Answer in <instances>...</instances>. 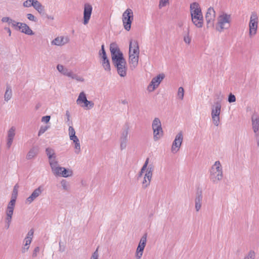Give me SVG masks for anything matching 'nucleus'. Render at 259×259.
<instances>
[{"label": "nucleus", "mask_w": 259, "mask_h": 259, "mask_svg": "<svg viewBox=\"0 0 259 259\" xmlns=\"http://www.w3.org/2000/svg\"><path fill=\"white\" fill-rule=\"evenodd\" d=\"M110 51L112 63L116 67L118 74L121 77H125L126 75L127 68L123 54L117 44L114 42L110 44Z\"/></svg>", "instance_id": "nucleus-1"}, {"label": "nucleus", "mask_w": 259, "mask_h": 259, "mask_svg": "<svg viewBox=\"0 0 259 259\" xmlns=\"http://www.w3.org/2000/svg\"><path fill=\"white\" fill-rule=\"evenodd\" d=\"M232 20V14L222 11L218 14L216 23L213 27L217 32H223L225 30H227L231 27Z\"/></svg>", "instance_id": "nucleus-2"}, {"label": "nucleus", "mask_w": 259, "mask_h": 259, "mask_svg": "<svg viewBox=\"0 0 259 259\" xmlns=\"http://www.w3.org/2000/svg\"><path fill=\"white\" fill-rule=\"evenodd\" d=\"M140 49L138 40L131 39L129 43L128 62L130 68L134 69L138 64Z\"/></svg>", "instance_id": "nucleus-3"}, {"label": "nucleus", "mask_w": 259, "mask_h": 259, "mask_svg": "<svg viewBox=\"0 0 259 259\" xmlns=\"http://www.w3.org/2000/svg\"><path fill=\"white\" fill-rule=\"evenodd\" d=\"M223 178L222 165L220 161H216L210 169L209 178L213 184H218Z\"/></svg>", "instance_id": "nucleus-4"}, {"label": "nucleus", "mask_w": 259, "mask_h": 259, "mask_svg": "<svg viewBox=\"0 0 259 259\" xmlns=\"http://www.w3.org/2000/svg\"><path fill=\"white\" fill-rule=\"evenodd\" d=\"M51 168L53 174L56 177L69 178L72 177L73 175V171L72 169L61 166L59 162Z\"/></svg>", "instance_id": "nucleus-5"}, {"label": "nucleus", "mask_w": 259, "mask_h": 259, "mask_svg": "<svg viewBox=\"0 0 259 259\" xmlns=\"http://www.w3.org/2000/svg\"><path fill=\"white\" fill-rule=\"evenodd\" d=\"M152 128L153 132V140L154 141H157L163 136L161 122L159 118H154L152 122Z\"/></svg>", "instance_id": "nucleus-6"}, {"label": "nucleus", "mask_w": 259, "mask_h": 259, "mask_svg": "<svg viewBox=\"0 0 259 259\" xmlns=\"http://www.w3.org/2000/svg\"><path fill=\"white\" fill-rule=\"evenodd\" d=\"M222 105L219 102H217L211 106V117L212 123L216 126H218L220 123V114Z\"/></svg>", "instance_id": "nucleus-7"}, {"label": "nucleus", "mask_w": 259, "mask_h": 259, "mask_svg": "<svg viewBox=\"0 0 259 259\" xmlns=\"http://www.w3.org/2000/svg\"><path fill=\"white\" fill-rule=\"evenodd\" d=\"M76 104L81 108L85 110L92 109L94 106V103L87 99V95L84 92H81L76 101Z\"/></svg>", "instance_id": "nucleus-8"}, {"label": "nucleus", "mask_w": 259, "mask_h": 259, "mask_svg": "<svg viewBox=\"0 0 259 259\" xmlns=\"http://www.w3.org/2000/svg\"><path fill=\"white\" fill-rule=\"evenodd\" d=\"M258 23V17L255 12H252L249 22V36L253 37L257 33Z\"/></svg>", "instance_id": "nucleus-9"}, {"label": "nucleus", "mask_w": 259, "mask_h": 259, "mask_svg": "<svg viewBox=\"0 0 259 259\" xmlns=\"http://www.w3.org/2000/svg\"><path fill=\"white\" fill-rule=\"evenodd\" d=\"M134 20L133 11L131 9H127L122 15V21L124 28L129 31L131 28V24Z\"/></svg>", "instance_id": "nucleus-10"}, {"label": "nucleus", "mask_w": 259, "mask_h": 259, "mask_svg": "<svg viewBox=\"0 0 259 259\" xmlns=\"http://www.w3.org/2000/svg\"><path fill=\"white\" fill-rule=\"evenodd\" d=\"M184 135L182 131L179 132L176 134L171 146L170 150L172 154H176L179 151L181 147Z\"/></svg>", "instance_id": "nucleus-11"}, {"label": "nucleus", "mask_w": 259, "mask_h": 259, "mask_svg": "<svg viewBox=\"0 0 259 259\" xmlns=\"http://www.w3.org/2000/svg\"><path fill=\"white\" fill-rule=\"evenodd\" d=\"M165 78L164 73H160L152 78L151 82L147 87V90L149 92L155 91L160 85Z\"/></svg>", "instance_id": "nucleus-12"}, {"label": "nucleus", "mask_w": 259, "mask_h": 259, "mask_svg": "<svg viewBox=\"0 0 259 259\" xmlns=\"http://www.w3.org/2000/svg\"><path fill=\"white\" fill-rule=\"evenodd\" d=\"M216 16L215 11L212 7H209L206 11L205 17L207 28L213 27Z\"/></svg>", "instance_id": "nucleus-13"}, {"label": "nucleus", "mask_w": 259, "mask_h": 259, "mask_svg": "<svg viewBox=\"0 0 259 259\" xmlns=\"http://www.w3.org/2000/svg\"><path fill=\"white\" fill-rule=\"evenodd\" d=\"M93 7L89 3H85L83 6L82 23L84 25H87L91 18Z\"/></svg>", "instance_id": "nucleus-14"}, {"label": "nucleus", "mask_w": 259, "mask_h": 259, "mask_svg": "<svg viewBox=\"0 0 259 259\" xmlns=\"http://www.w3.org/2000/svg\"><path fill=\"white\" fill-rule=\"evenodd\" d=\"M147 242V234H145L140 239L139 245L136 249L135 256L136 259H141Z\"/></svg>", "instance_id": "nucleus-15"}, {"label": "nucleus", "mask_w": 259, "mask_h": 259, "mask_svg": "<svg viewBox=\"0 0 259 259\" xmlns=\"http://www.w3.org/2000/svg\"><path fill=\"white\" fill-rule=\"evenodd\" d=\"M43 191L44 187L42 186H40L38 188L35 189L31 195L26 199L25 204L29 205L32 203L35 199L41 195Z\"/></svg>", "instance_id": "nucleus-16"}, {"label": "nucleus", "mask_w": 259, "mask_h": 259, "mask_svg": "<svg viewBox=\"0 0 259 259\" xmlns=\"http://www.w3.org/2000/svg\"><path fill=\"white\" fill-rule=\"evenodd\" d=\"M153 171V166H150L146 170L145 174L144 175L143 180L142 182V188L143 189H146L150 186L152 178Z\"/></svg>", "instance_id": "nucleus-17"}, {"label": "nucleus", "mask_w": 259, "mask_h": 259, "mask_svg": "<svg viewBox=\"0 0 259 259\" xmlns=\"http://www.w3.org/2000/svg\"><path fill=\"white\" fill-rule=\"evenodd\" d=\"M46 153L48 156L51 168L59 162L55 150L49 147L47 148L46 149Z\"/></svg>", "instance_id": "nucleus-18"}, {"label": "nucleus", "mask_w": 259, "mask_h": 259, "mask_svg": "<svg viewBox=\"0 0 259 259\" xmlns=\"http://www.w3.org/2000/svg\"><path fill=\"white\" fill-rule=\"evenodd\" d=\"M15 203L9 202L6 208V222L7 223V228H9L12 219V216L14 212V210L15 206Z\"/></svg>", "instance_id": "nucleus-19"}, {"label": "nucleus", "mask_w": 259, "mask_h": 259, "mask_svg": "<svg viewBox=\"0 0 259 259\" xmlns=\"http://www.w3.org/2000/svg\"><path fill=\"white\" fill-rule=\"evenodd\" d=\"M69 38L68 36L59 35L53 39L51 44L52 46L62 47L69 42Z\"/></svg>", "instance_id": "nucleus-20"}, {"label": "nucleus", "mask_w": 259, "mask_h": 259, "mask_svg": "<svg viewBox=\"0 0 259 259\" xmlns=\"http://www.w3.org/2000/svg\"><path fill=\"white\" fill-rule=\"evenodd\" d=\"M190 12L191 17L203 16L200 6L196 2H194L190 4Z\"/></svg>", "instance_id": "nucleus-21"}, {"label": "nucleus", "mask_w": 259, "mask_h": 259, "mask_svg": "<svg viewBox=\"0 0 259 259\" xmlns=\"http://www.w3.org/2000/svg\"><path fill=\"white\" fill-rule=\"evenodd\" d=\"M252 128L254 133H259V114L254 111L251 116Z\"/></svg>", "instance_id": "nucleus-22"}, {"label": "nucleus", "mask_w": 259, "mask_h": 259, "mask_svg": "<svg viewBox=\"0 0 259 259\" xmlns=\"http://www.w3.org/2000/svg\"><path fill=\"white\" fill-rule=\"evenodd\" d=\"M33 8L41 16H44L45 14V7L38 0H34Z\"/></svg>", "instance_id": "nucleus-23"}, {"label": "nucleus", "mask_w": 259, "mask_h": 259, "mask_svg": "<svg viewBox=\"0 0 259 259\" xmlns=\"http://www.w3.org/2000/svg\"><path fill=\"white\" fill-rule=\"evenodd\" d=\"M57 70L63 75L69 77L72 71L62 64H58L57 67Z\"/></svg>", "instance_id": "nucleus-24"}, {"label": "nucleus", "mask_w": 259, "mask_h": 259, "mask_svg": "<svg viewBox=\"0 0 259 259\" xmlns=\"http://www.w3.org/2000/svg\"><path fill=\"white\" fill-rule=\"evenodd\" d=\"M18 30H20L21 32L27 35H32L34 34V32L29 26L24 23L21 22Z\"/></svg>", "instance_id": "nucleus-25"}, {"label": "nucleus", "mask_w": 259, "mask_h": 259, "mask_svg": "<svg viewBox=\"0 0 259 259\" xmlns=\"http://www.w3.org/2000/svg\"><path fill=\"white\" fill-rule=\"evenodd\" d=\"M191 20L193 24L197 28H202L203 26V16L191 17Z\"/></svg>", "instance_id": "nucleus-26"}, {"label": "nucleus", "mask_w": 259, "mask_h": 259, "mask_svg": "<svg viewBox=\"0 0 259 259\" xmlns=\"http://www.w3.org/2000/svg\"><path fill=\"white\" fill-rule=\"evenodd\" d=\"M38 152V148L37 147H33L30 149L26 155V159L30 160L33 159Z\"/></svg>", "instance_id": "nucleus-27"}, {"label": "nucleus", "mask_w": 259, "mask_h": 259, "mask_svg": "<svg viewBox=\"0 0 259 259\" xmlns=\"http://www.w3.org/2000/svg\"><path fill=\"white\" fill-rule=\"evenodd\" d=\"M34 231L32 229L30 230L23 240V244L30 245L31 244L33 237Z\"/></svg>", "instance_id": "nucleus-28"}, {"label": "nucleus", "mask_w": 259, "mask_h": 259, "mask_svg": "<svg viewBox=\"0 0 259 259\" xmlns=\"http://www.w3.org/2000/svg\"><path fill=\"white\" fill-rule=\"evenodd\" d=\"M100 62L102 64L103 68L106 71H110V64L107 57L100 59Z\"/></svg>", "instance_id": "nucleus-29"}, {"label": "nucleus", "mask_w": 259, "mask_h": 259, "mask_svg": "<svg viewBox=\"0 0 259 259\" xmlns=\"http://www.w3.org/2000/svg\"><path fill=\"white\" fill-rule=\"evenodd\" d=\"M12 96V91L10 86L6 87V91L4 94V100L5 101L8 102L9 101Z\"/></svg>", "instance_id": "nucleus-30"}, {"label": "nucleus", "mask_w": 259, "mask_h": 259, "mask_svg": "<svg viewBox=\"0 0 259 259\" xmlns=\"http://www.w3.org/2000/svg\"><path fill=\"white\" fill-rule=\"evenodd\" d=\"M19 186L18 185H16L13 188V192L11 195V198L10 202L15 203L16 199L18 195V189Z\"/></svg>", "instance_id": "nucleus-31"}, {"label": "nucleus", "mask_w": 259, "mask_h": 259, "mask_svg": "<svg viewBox=\"0 0 259 259\" xmlns=\"http://www.w3.org/2000/svg\"><path fill=\"white\" fill-rule=\"evenodd\" d=\"M62 189L65 191H69L70 190V185L69 183L65 179H63L60 182Z\"/></svg>", "instance_id": "nucleus-32"}, {"label": "nucleus", "mask_w": 259, "mask_h": 259, "mask_svg": "<svg viewBox=\"0 0 259 259\" xmlns=\"http://www.w3.org/2000/svg\"><path fill=\"white\" fill-rule=\"evenodd\" d=\"M202 195H200L195 200V208L196 211H199L201 207Z\"/></svg>", "instance_id": "nucleus-33"}, {"label": "nucleus", "mask_w": 259, "mask_h": 259, "mask_svg": "<svg viewBox=\"0 0 259 259\" xmlns=\"http://www.w3.org/2000/svg\"><path fill=\"white\" fill-rule=\"evenodd\" d=\"M69 77L72 79H75L77 82H83L84 81V79L82 76L74 73L73 72H72Z\"/></svg>", "instance_id": "nucleus-34"}, {"label": "nucleus", "mask_w": 259, "mask_h": 259, "mask_svg": "<svg viewBox=\"0 0 259 259\" xmlns=\"http://www.w3.org/2000/svg\"><path fill=\"white\" fill-rule=\"evenodd\" d=\"M184 89L183 87H179L177 94V98L179 100L182 101L184 99Z\"/></svg>", "instance_id": "nucleus-35"}, {"label": "nucleus", "mask_w": 259, "mask_h": 259, "mask_svg": "<svg viewBox=\"0 0 259 259\" xmlns=\"http://www.w3.org/2000/svg\"><path fill=\"white\" fill-rule=\"evenodd\" d=\"M183 39L185 43L189 45L191 42V37L189 35V30L188 29L187 32H186L183 35Z\"/></svg>", "instance_id": "nucleus-36"}, {"label": "nucleus", "mask_w": 259, "mask_h": 259, "mask_svg": "<svg viewBox=\"0 0 259 259\" xmlns=\"http://www.w3.org/2000/svg\"><path fill=\"white\" fill-rule=\"evenodd\" d=\"M51 127L50 124H46L45 125H41L38 132V136H40L45 133L47 131L50 129Z\"/></svg>", "instance_id": "nucleus-37"}, {"label": "nucleus", "mask_w": 259, "mask_h": 259, "mask_svg": "<svg viewBox=\"0 0 259 259\" xmlns=\"http://www.w3.org/2000/svg\"><path fill=\"white\" fill-rule=\"evenodd\" d=\"M128 127L124 128L121 133L120 140L128 141Z\"/></svg>", "instance_id": "nucleus-38"}, {"label": "nucleus", "mask_w": 259, "mask_h": 259, "mask_svg": "<svg viewBox=\"0 0 259 259\" xmlns=\"http://www.w3.org/2000/svg\"><path fill=\"white\" fill-rule=\"evenodd\" d=\"M16 128L15 126H12L8 132V138L14 139L16 134Z\"/></svg>", "instance_id": "nucleus-39"}, {"label": "nucleus", "mask_w": 259, "mask_h": 259, "mask_svg": "<svg viewBox=\"0 0 259 259\" xmlns=\"http://www.w3.org/2000/svg\"><path fill=\"white\" fill-rule=\"evenodd\" d=\"M34 3V0H26L23 3L22 6L24 8H28L33 7Z\"/></svg>", "instance_id": "nucleus-40"}, {"label": "nucleus", "mask_w": 259, "mask_h": 259, "mask_svg": "<svg viewBox=\"0 0 259 259\" xmlns=\"http://www.w3.org/2000/svg\"><path fill=\"white\" fill-rule=\"evenodd\" d=\"M169 5V0H159L158 7L162 9Z\"/></svg>", "instance_id": "nucleus-41"}, {"label": "nucleus", "mask_w": 259, "mask_h": 259, "mask_svg": "<svg viewBox=\"0 0 259 259\" xmlns=\"http://www.w3.org/2000/svg\"><path fill=\"white\" fill-rule=\"evenodd\" d=\"M26 17L28 20H29L30 21L33 22H37V18L32 14L31 13H28L26 14Z\"/></svg>", "instance_id": "nucleus-42"}, {"label": "nucleus", "mask_w": 259, "mask_h": 259, "mask_svg": "<svg viewBox=\"0 0 259 259\" xmlns=\"http://www.w3.org/2000/svg\"><path fill=\"white\" fill-rule=\"evenodd\" d=\"M65 116L66 117V123L67 124V125L68 126L72 125V121L71 120L70 114L68 110L66 111Z\"/></svg>", "instance_id": "nucleus-43"}, {"label": "nucleus", "mask_w": 259, "mask_h": 259, "mask_svg": "<svg viewBox=\"0 0 259 259\" xmlns=\"http://www.w3.org/2000/svg\"><path fill=\"white\" fill-rule=\"evenodd\" d=\"M68 135L70 139L71 138L76 136L75 130L71 125H69Z\"/></svg>", "instance_id": "nucleus-44"}, {"label": "nucleus", "mask_w": 259, "mask_h": 259, "mask_svg": "<svg viewBox=\"0 0 259 259\" xmlns=\"http://www.w3.org/2000/svg\"><path fill=\"white\" fill-rule=\"evenodd\" d=\"M255 256V253L253 251H250L249 252L244 256L243 259H254Z\"/></svg>", "instance_id": "nucleus-45"}, {"label": "nucleus", "mask_w": 259, "mask_h": 259, "mask_svg": "<svg viewBox=\"0 0 259 259\" xmlns=\"http://www.w3.org/2000/svg\"><path fill=\"white\" fill-rule=\"evenodd\" d=\"M74 152L76 154H78L81 151V145L80 142L74 143Z\"/></svg>", "instance_id": "nucleus-46"}, {"label": "nucleus", "mask_w": 259, "mask_h": 259, "mask_svg": "<svg viewBox=\"0 0 259 259\" xmlns=\"http://www.w3.org/2000/svg\"><path fill=\"white\" fill-rule=\"evenodd\" d=\"M99 56H100V59L107 57L105 49H104V45H102L101 46V50L99 52Z\"/></svg>", "instance_id": "nucleus-47"}, {"label": "nucleus", "mask_w": 259, "mask_h": 259, "mask_svg": "<svg viewBox=\"0 0 259 259\" xmlns=\"http://www.w3.org/2000/svg\"><path fill=\"white\" fill-rule=\"evenodd\" d=\"M51 119V116L50 115H46L42 116L41 118V121L47 124H50L49 123Z\"/></svg>", "instance_id": "nucleus-48"}, {"label": "nucleus", "mask_w": 259, "mask_h": 259, "mask_svg": "<svg viewBox=\"0 0 259 259\" xmlns=\"http://www.w3.org/2000/svg\"><path fill=\"white\" fill-rule=\"evenodd\" d=\"M20 23L21 22H18L14 20H12L11 22L10 23V25H11L12 26L16 29L18 30Z\"/></svg>", "instance_id": "nucleus-49"}, {"label": "nucleus", "mask_w": 259, "mask_h": 259, "mask_svg": "<svg viewBox=\"0 0 259 259\" xmlns=\"http://www.w3.org/2000/svg\"><path fill=\"white\" fill-rule=\"evenodd\" d=\"M99 254L98 252V247L95 252L92 254L90 259H99Z\"/></svg>", "instance_id": "nucleus-50"}, {"label": "nucleus", "mask_w": 259, "mask_h": 259, "mask_svg": "<svg viewBox=\"0 0 259 259\" xmlns=\"http://www.w3.org/2000/svg\"><path fill=\"white\" fill-rule=\"evenodd\" d=\"M149 158H147V159H146L145 162H144V164H143L142 167H143V170L145 169H148L150 166H152V165H148V164H149Z\"/></svg>", "instance_id": "nucleus-51"}, {"label": "nucleus", "mask_w": 259, "mask_h": 259, "mask_svg": "<svg viewBox=\"0 0 259 259\" xmlns=\"http://www.w3.org/2000/svg\"><path fill=\"white\" fill-rule=\"evenodd\" d=\"M12 20L13 19H12L9 17H4L2 18V21L3 23H7L8 24L10 25V23L11 22Z\"/></svg>", "instance_id": "nucleus-52"}, {"label": "nucleus", "mask_w": 259, "mask_h": 259, "mask_svg": "<svg viewBox=\"0 0 259 259\" xmlns=\"http://www.w3.org/2000/svg\"><path fill=\"white\" fill-rule=\"evenodd\" d=\"M236 101V97L232 94H230L228 97V102L229 103H233Z\"/></svg>", "instance_id": "nucleus-53"}, {"label": "nucleus", "mask_w": 259, "mask_h": 259, "mask_svg": "<svg viewBox=\"0 0 259 259\" xmlns=\"http://www.w3.org/2000/svg\"><path fill=\"white\" fill-rule=\"evenodd\" d=\"M120 146L121 149H122V150L124 149L126 147V143H127V141L120 140Z\"/></svg>", "instance_id": "nucleus-54"}, {"label": "nucleus", "mask_w": 259, "mask_h": 259, "mask_svg": "<svg viewBox=\"0 0 259 259\" xmlns=\"http://www.w3.org/2000/svg\"><path fill=\"white\" fill-rule=\"evenodd\" d=\"M29 246L30 245L23 244V246L22 247L21 249L22 253H25V252H26L29 248Z\"/></svg>", "instance_id": "nucleus-55"}, {"label": "nucleus", "mask_w": 259, "mask_h": 259, "mask_svg": "<svg viewBox=\"0 0 259 259\" xmlns=\"http://www.w3.org/2000/svg\"><path fill=\"white\" fill-rule=\"evenodd\" d=\"M45 16V18H47L49 20L54 21L55 20V17L53 15L47 14L46 13L44 15Z\"/></svg>", "instance_id": "nucleus-56"}, {"label": "nucleus", "mask_w": 259, "mask_h": 259, "mask_svg": "<svg viewBox=\"0 0 259 259\" xmlns=\"http://www.w3.org/2000/svg\"><path fill=\"white\" fill-rule=\"evenodd\" d=\"M39 251V247L38 246L36 247L33 252L32 256L35 257L37 256L38 252Z\"/></svg>", "instance_id": "nucleus-57"}, {"label": "nucleus", "mask_w": 259, "mask_h": 259, "mask_svg": "<svg viewBox=\"0 0 259 259\" xmlns=\"http://www.w3.org/2000/svg\"><path fill=\"white\" fill-rule=\"evenodd\" d=\"M254 137L257 147L259 148V133H255Z\"/></svg>", "instance_id": "nucleus-58"}, {"label": "nucleus", "mask_w": 259, "mask_h": 259, "mask_svg": "<svg viewBox=\"0 0 259 259\" xmlns=\"http://www.w3.org/2000/svg\"><path fill=\"white\" fill-rule=\"evenodd\" d=\"M13 139L7 138V145L8 148H10L12 144Z\"/></svg>", "instance_id": "nucleus-59"}, {"label": "nucleus", "mask_w": 259, "mask_h": 259, "mask_svg": "<svg viewBox=\"0 0 259 259\" xmlns=\"http://www.w3.org/2000/svg\"><path fill=\"white\" fill-rule=\"evenodd\" d=\"M70 140L72 141L74 144L79 142V140L76 136L71 138Z\"/></svg>", "instance_id": "nucleus-60"}, {"label": "nucleus", "mask_w": 259, "mask_h": 259, "mask_svg": "<svg viewBox=\"0 0 259 259\" xmlns=\"http://www.w3.org/2000/svg\"><path fill=\"white\" fill-rule=\"evenodd\" d=\"M146 170H147V169H145L143 170V167H142L141 169V170L139 174V177H141L143 174H145Z\"/></svg>", "instance_id": "nucleus-61"}, {"label": "nucleus", "mask_w": 259, "mask_h": 259, "mask_svg": "<svg viewBox=\"0 0 259 259\" xmlns=\"http://www.w3.org/2000/svg\"><path fill=\"white\" fill-rule=\"evenodd\" d=\"M4 29L7 31V33H8L9 35L11 36V31L10 29L8 27H5Z\"/></svg>", "instance_id": "nucleus-62"}, {"label": "nucleus", "mask_w": 259, "mask_h": 259, "mask_svg": "<svg viewBox=\"0 0 259 259\" xmlns=\"http://www.w3.org/2000/svg\"><path fill=\"white\" fill-rule=\"evenodd\" d=\"M121 103L123 104H125L127 103V101L126 100H123L121 101Z\"/></svg>", "instance_id": "nucleus-63"}]
</instances>
